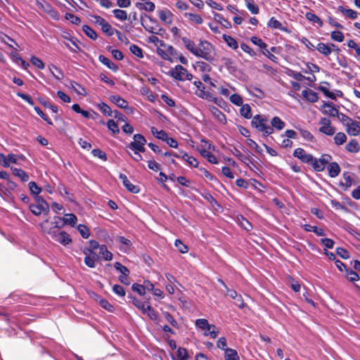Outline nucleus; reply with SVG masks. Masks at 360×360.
I'll use <instances>...</instances> for the list:
<instances>
[{
  "instance_id": "obj_1",
  "label": "nucleus",
  "mask_w": 360,
  "mask_h": 360,
  "mask_svg": "<svg viewBox=\"0 0 360 360\" xmlns=\"http://www.w3.org/2000/svg\"><path fill=\"white\" fill-rule=\"evenodd\" d=\"M195 56L202 58L209 62L214 60V48L212 45L207 41H201L197 46Z\"/></svg>"
},
{
  "instance_id": "obj_2",
  "label": "nucleus",
  "mask_w": 360,
  "mask_h": 360,
  "mask_svg": "<svg viewBox=\"0 0 360 360\" xmlns=\"http://www.w3.org/2000/svg\"><path fill=\"white\" fill-rule=\"evenodd\" d=\"M30 211L36 216H39L42 213L46 214L49 212V206L45 200L39 196H34V203H32L29 206Z\"/></svg>"
},
{
  "instance_id": "obj_3",
  "label": "nucleus",
  "mask_w": 360,
  "mask_h": 360,
  "mask_svg": "<svg viewBox=\"0 0 360 360\" xmlns=\"http://www.w3.org/2000/svg\"><path fill=\"white\" fill-rule=\"evenodd\" d=\"M266 119L264 118L259 115L253 117L251 124L252 127H255L259 131L263 133L266 136L271 134L274 132V129L270 126L266 124Z\"/></svg>"
},
{
  "instance_id": "obj_4",
  "label": "nucleus",
  "mask_w": 360,
  "mask_h": 360,
  "mask_svg": "<svg viewBox=\"0 0 360 360\" xmlns=\"http://www.w3.org/2000/svg\"><path fill=\"white\" fill-rule=\"evenodd\" d=\"M157 53L163 59L172 62L171 56H176V51L171 45L167 44L165 42L161 44L160 46L157 48Z\"/></svg>"
},
{
  "instance_id": "obj_5",
  "label": "nucleus",
  "mask_w": 360,
  "mask_h": 360,
  "mask_svg": "<svg viewBox=\"0 0 360 360\" xmlns=\"http://www.w3.org/2000/svg\"><path fill=\"white\" fill-rule=\"evenodd\" d=\"M170 75L175 79L179 81L191 80L193 75L188 72L187 70L183 66L178 65L170 71Z\"/></svg>"
},
{
  "instance_id": "obj_6",
  "label": "nucleus",
  "mask_w": 360,
  "mask_h": 360,
  "mask_svg": "<svg viewBox=\"0 0 360 360\" xmlns=\"http://www.w3.org/2000/svg\"><path fill=\"white\" fill-rule=\"evenodd\" d=\"M51 238L60 244L65 246L72 243L70 235L65 231H59L56 230L54 232H50Z\"/></svg>"
},
{
  "instance_id": "obj_7",
  "label": "nucleus",
  "mask_w": 360,
  "mask_h": 360,
  "mask_svg": "<svg viewBox=\"0 0 360 360\" xmlns=\"http://www.w3.org/2000/svg\"><path fill=\"white\" fill-rule=\"evenodd\" d=\"M319 124L321 127L319 128V131L328 136H332L335 133V129L331 125L330 120L328 118L323 117L320 120Z\"/></svg>"
},
{
  "instance_id": "obj_8",
  "label": "nucleus",
  "mask_w": 360,
  "mask_h": 360,
  "mask_svg": "<svg viewBox=\"0 0 360 360\" xmlns=\"http://www.w3.org/2000/svg\"><path fill=\"white\" fill-rule=\"evenodd\" d=\"M293 155L304 163H309L314 160V157L311 154L306 153V151L301 148H296L293 152Z\"/></svg>"
},
{
  "instance_id": "obj_9",
  "label": "nucleus",
  "mask_w": 360,
  "mask_h": 360,
  "mask_svg": "<svg viewBox=\"0 0 360 360\" xmlns=\"http://www.w3.org/2000/svg\"><path fill=\"white\" fill-rule=\"evenodd\" d=\"M321 110L325 115H328L331 117H339V112L332 103L323 102L321 106Z\"/></svg>"
},
{
  "instance_id": "obj_10",
  "label": "nucleus",
  "mask_w": 360,
  "mask_h": 360,
  "mask_svg": "<svg viewBox=\"0 0 360 360\" xmlns=\"http://www.w3.org/2000/svg\"><path fill=\"white\" fill-rule=\"evenodd\" d=\"M120 179L122 181L123 186L130 192L137 193L139 192V188L137 186L133 185L127 179V176L124 174L119 175Z\"/></svg>"
},
{
  "instance_id": "obj_11",
  "label": "nucleus",
  "mask_w": 360,
  "mask_h": 360,
  "mask_svg": "<svg viewBox=\"0 0 360 360\" xmlns=\"http://www.w3.org/2000/svg\"><path fill=\"white\" fill-rule=\"evenodd\" d=\"M77 221V218L74 214H65L63 217V223L61 224V225L56 224V227L60 229L63 227L65 224H68L74 227L76 225Z\"/></svg>"
},
{
  "instance_id": "obj_12",
  "label": "nucleus",
  "mask_w": 360,
  "mask_h": 360,
  "mask_svg": "<svg viewBox=\"0 0 360 360\" xmlns=\"http://www.w3.org/2000/svg\"><path fill=\"white\" fill-rule=\"evenodd\" d=\"M209 110L212 115L222 124L226 123V118L225 115L217 107L211 105L209 107Z\"/></svg>"
},
{
  "instance_id": "obj_13",
  "label": "nucleus",
  "mask_w": 360,
  "mask_h": 360,
  "mask_svg": "<svg viewBox=\"0 0 360 360\" xmlns=\"http://www.w3.org/2000/svg\"><path fill=\"white\" fill-rule=\"evenodd\" d=\"M134 141L129 143L127 146V148L130 150H134L136 148L139 146L145 145L146 143V140L143 136L141 134H137L134 136Z\"/></svg>"
},
{
  "instance_id": "obj_14",
  "label": "nucleus",
  "mask_w": 360,
  "mask_h": 360,
  "mask_svg": "<svg viewBox=\"0 0 360 360\" xmlns=\"http://www.w3.org/2000/svg\"><path fill=\"white\" fill-rule=\"evenodd\" d=\"M268 27L290 33V30L288 27L284 26L281 22L277 20L275 18L272 17L267 23Z\"/></svg>"
},
{
  "instance_id": "obj_15",
  "label": "nucleus",
  "mask_w": 360,
  "mask_h": 360,
  "mask_svg": "<svg viewBox=\"0 0 360 360\" xmlns=\"http://www.w3.org/2000/svg\"><path fill=\"white\" fill-rule=\"evenodd\" d=\"M110 101L115 104L117 107L122 109H129L128 108V102L118 95H112L110 96Z\"/></svg>"
},
{
  "instance_id": "obj_16",
  "label": "nucleus",
  "mask_w": 360,
  "mask_h": 360,
  "mask_svg": "<svg viewBox=\"0 0 360 360\" xmlns=\"http://www.w3.org/2000/svg\"><path fill=\"white\" fill-rule=\"evenodd\" d=\"M346 131L349 135L357 136L360 132V126L356 122L351 120L346 123Z\"/></svg>"
},
{
  "instance_id": "obj_17",
  "label": "nucleus",
  "mask_w": 360,
  "mask_h": 360,
  "mask_svg": "<svg viewBox=\"0 0 360 360\" xmlns=\"http://www.w3.org/2000/svg\"><path fill=\"white\" fill-rule=\"evenodd\" d=\"M159 18L166 25L172 23V13L168 9H164L159 11Z\"/></svg>"
},
{
  "instance_id": "obj_18",
  "label": "nucleus",
  "mask_w": 360,
  "mask_h": 360,
  "mask_svg": "<svg viewBox=\"0 0 360 360\" xmlns=\"http://www.w3.org/2000/svg\"><path fill=\"white\" fill-rule=\"evenodd\" d=\"M327 169L328 175L331 178L338 176L340 173V167L339 165L335 162H330L327 166Z\"/></svg>"
},
{
  "instance_id": "obj_19",
  "label": "nucleus",
  "mask_w": 360,
  "mask_h": 360,
  "mask_svg": "<svg viewBox=\"0 0 360 360\" xmlns=\"http://www.w3.org/2000/svg\"><path fill=\"white\" fill-rule=\"evenodd\" d=\"M302 94L303 97H304L308 101L311 103H315L319 99L317 94L311 89L303 90Z\"/></svg>"
},
{
  "instance_id": "obj_20",
  "label": "nucleus",
  "mask_w": 360,
  "mask_h": 360,
  "mask_svg": "<svg viewBox=\"0 0 360 360\" xmlns=\"http://www.w3.org/2000/svg\"><path fill=\"white\" fill-rule=\"evenodd\" d=\"M195 325L197 327L202 330H209L213 329L214 330L215 326L212 324H210L207 320L204 319H199L195 321Z\"/></svg>"
},
{
  "instance_id": "obj_21",
  "label": "nucleus",
  "mask_w": 360,
  "mask_h": 360,
  "mask_svg": "<svg viewBox=\"0 0 360 360\" xmlns=\"http://www.w3.org/2000/svg\"><path fill=\"white\" fill-rule=\"evenodd\" d=\"M345 149L349 153H356L360 150V146L356 139H352L345 146Z\"/></svg>"
},
{
  "instance_id": "obj_22",
  "label": "nucleus",
  "mask_w": 360,
  "mask_h": 360,
  "mask_svg": "<svg viewBox=\"0 0 360 360\" xmlns=\"http://www.w3.org/2000/svg\"><path fill=\"white\" fill-rule=\"evenodd\" d=\"M225 360H240V357L236 349L228 348L224 351Z\"/></svg>"
},
{
  "instance_id": "obj_23",
  "label": "nucleus",
  "mask_w": 360,
  "mask_h": 360,
  "mask_svg": "<svg viewBox=\"0 0 360 360\" xmlns=\"http://www.w3.org/2000/svg\"><path fill=\"white\" fill-rule=\"evenodd\" d=\"M98 59L101 63L106 65L109 69L112 70L113 72H116L117 70V66L107 57L101 55Z\"/></svg>"
},
{
  "instance_id": "obj_24",
  "label": "nucleus",
  "mask_w": 360,
  "mask_h": 360,
  "mask_svg": "<svg viewBox=\"0 0 360 360\" xmlns=\"http://www.w3.org/2000/svg\"><path fill=\"white\" fill-rule=\"evenodd\" d=\"M184 17L188 19L192 23H195L197 25H200L203 22L202 17L198 14L186 13H184Z\"/></svg>"
},
{
  "instance_id": "obj_25",
  "label": "nucleus",
  "mask_w": 360,
  "mask_h": 360,
  "mask_svg": "<svg viewBox=\"0 0 360 360\" xmlns=\"http://www.w3.org/2000/svg\"><path fill=\"white\" fill-rule=\"evenodd\" d=\"M222 38L226 44L233 50H236L238 48V44L237 41L232 37L224 34Z\"/></svg>"
},
{
  "instance_id": "obj_26",
  "label": "nucleus",
  "mask_w": 360,
  "mask_h": 360,
  "mask_svg": "<svg viewBox=\"0 0 360 360\" xmlns=\"http://www.w3.org/2000/svg\"><path fill=\"white\" fill-rule=\"evenodd\" d=\"M181 40L185 47L193 55H195L197 50V46L195 44V43L186 37H183Z\"/></svg>"
},
{
  "instance_id": "obj_27",
  "label": "nucleus",
  "mask_w": 360,
  "mask_h": 360,
  "mask_svg": "<svg viewBox=\"0 0 360 360\" xmlns=\"http://www.w3.org/2000/svg\"><path fill=\"white\" fill-rule=\"evenodd\" d=\"M338 8L340 12H342L343 14L347 15L350 19L354 20L357 18V12L352 9L345 8L342 6H339Z\"/></svg>"
},
{
  "instance_id": "obj_28",
  "label": "nucleus",
  "mask_w": 360,
  "mask_h": 360,
  "mask_svg": "<svg viewBox=\"0 0 360 360\" xmlns=\"http://www.w3.org/2000/svg\"><path fill=\"white\" fill-rule=\"evenodd\" d=\"M90 255H87L84 258V263L85 264L90 267V268H94L95 267V260L96 258H97V255L95 252H94L91 250H89Z\"/></svg>"
},
{
  "instance_id": "obj_29",
  "label": "nucleus",
  "mask_w": 360,
  "mask_h": 360,
  "mask_svg": "<svg viewBox=\"0 0 360 360\" xmlns=\"http://www.w3.org/2000/svg\"><path fill=\"white\" fill-rule=\"evenodd\" d=\"M129 297L131 300V302L136 307L141 310L142 313H145L146 306L148 305L146 302H142L131 296H129Z\"/></svg>"
},
{
  "instance_id": "obj_30",
  "label": "nucleus",
  "mask_w": 360,
  "mask_h": 360,
  "mask_svg": "<svg viewBox=\"0 0 360 360\" xmlns=\"http://www.w3.org/2000/svg\"><path fill=\"white\" fill-rule=\"evenodd\" d=\"M136 6L139 9H143L150 12L153 11L155 8V4L148 1L145 3H136Z\"/></svg>"
},
{
  "instance_id": "obj_31",
  "label": "nucleus",
  "mask_w": 360,
  "mask_h": 360,
  "mask_svg": "<svg viewBox=\"0 0 360 360\" xmlns=\"http://www.w3.org/2000/svg\"><path fill=\"white\" fill-rule=\"evenodd\" d=\"M304 229L307 231L314 232L317 236H325V232L323 229L318 228L316 226H312L310 224H304L303 226Z\"/></svg>"
},
{
  "instance_id": "obj_32",
  "label": "nucleus",
  "mask_w": 360,
  "mask_h": 360,
  "mask_svg": "<svg viewBox=\"0 0 360 360\" xmlns=\"http://www.w3.org/2000/svg\"><path fill=\"white\" fill-rule=\"evenodd\" d=\"M316 49L323 55L328 56L331 53V48L328 44L324 43H319L316 46Z\"/></svg>"
},
{
  "instance_id": "obj_33",
  "label": "nucleus",
  "mask_w": 360,
  "mask_h": 360,
  "mask_svg": "<svg viewBox=\"0 0 360 360\" xmlns=\"http://www.w3.org/2000/svg\"><path fill=\"white\" fill-rule=\"evenodd\" d=\"M12 171L13 174L19 177L23 182H26L29 180V176L22 169L18 168H12Z\"/></svg>"
},
{
  "instance_id": "obj_34",
  "label": "nucleus",
  "mask_w": 360,
  "mask_h": 360,
  "mask_svg": "<svg viewBox=\"0 0 360 360\" xmlns=\"http://www.w3.org/2000/svg\"><path fill=\"white\" fill-rule=\"evenodd\" d=\"M272 128H275L278 130H281L285 127V122L281 120L278 117H274L271 121Z\"/></svg>"
},
{
  "instance_id": "obj_35",
  "label": "nucleus",
  "mask_w": 360,
  "mask_h": 360,
  "mask_svg": "<svg viewBox=\"0 0 360 360\" xmlns=\"http://www.w3.org/2000/svg\"><path fill=\"white\" fill-rule=\"evenodd\" d=\"M241 108L240 109V113L241 116L246 119H250L252 117V113H251V107L248 104H242L240 105Z\"/></svg>"
},
{
  "instance_id": "obj_36",
  "label": "nucleus",
  "mask_w": 360,
  "mask_h": 360,
  "mask_svg": "<svg viewBox=\"0 0 360 360\" xmlns=\"http://www.w3.org/2000/svg\"><path fill=\"white\" fill-rule=\"evenodd\" d=\"M99 253L106 261H110L112 259V253L107 250V247L105 245H102L99 247Z\"/></svg>"
},
{
  "instance_id": "obj_37",
  "label": "nucleus",
  "mask_w": 360,
  "mask_h": 360,
  "mask_svg": "<svg viewBox=\"0 0 360 360\" xmlns=\"http://www.w3.org/2000/svg\"><path fill=\"white\" fill-rule=\"evenodd\" d=\"M201 155L210 163L212 164H217L218 161L217 158L210 153L209 151L203 149L200 151Z\"/></svg>"
},
{
  "instance_id": "obj_38",
  "label": "nucleus",
  "mask_w": 360,
  "mask_h": 360,
  "mask_svg": "<svg viewBox=\"0 0 360 360\" xmlns=\"http://www.w3.org/2000/svg\"><path fill=\"white\" fill-rule=\"evenodd\" d=\"M150 131L152 134L158 139L163 141L164 139H167V134L164 130L158 131L155 127H152L150 128Z\"/></svg>"
},
{
  "instance_id": "obj_39",
  "label": "nucleus",
  "mask_w": 360,
  "mask_h": 360,
  "mask_svg": "<svg viewBox=\"0 0 360 360\" xmlns=\"http://www.w3.org/2000/svg\"><path fill=\"white\" fill-rule=\"evenodd\" d=\"M307 19L311 22H312L313 23H316L318 24L320 27H322L323 26V22L322 20H321V18L317 16L316 14L311 13V12H308L306 13L305 15Z\"/></svg>"
},
{
  "instance_id": "obj_40",
  "label": "nucleus",
  "mask_w": 360,
  "mask_h": 360,
  "mask_svg": "<svg viewBox=\"0 0 360 360\" xmlns=\"http://www.w3.org/2000/svg\"><path fill=\"white\" fill-rule=\"evenodd\" d=\"M347 141V136L343 132H338L334 136V142L337 146H341Z\"/></svg>"
},
{
  "instance_id": "obj_41",
  "label": "nucleus",
  "mask_w": 360,
  "mask_h": 360,
  "mask_svg": "<svg viewBox=\"0 0 360 360\" xmlns=\"http://www.w3.org/2000/svg\"><path fill=\"white\" fill-rule=\"evenodd\" d=\"M144 315H147L151 320L157 321L158 318V313L151 307L150 305H147Z\"/></svg>"
},
{
  "instance_id": "obj_42",
  "label": "nucleus",
  "mask_w": 360,
  "mask_h": 360,
  "mask_svg": "<svg viewBox=\"0 0 360 360\" xmlns=\"http://www.w3.org/2000/svg\"><path fill=\"white\" fill-rule=\"evenodd\" d=\"M98 108L105 115L112 116L113 114V111L111 110L109 105L103 102L98 104Z\"/></svg>"
},
{
  "instance_id": "obj_43",
  "label": "nucleus",
  "mask_w": 360,
  "mask_h": 360,
  "mask_svg": "<svg viewBox=\"0 0 360 360\" xmlns=\"http://www.w3.org/2000/svg\"><path fill=\"white\" fill-rule=\"evenodd\" d=\"M162 316L165 318V319L173 327L178 328L179 324L177 321L175 320V319L167 311H163Z\"/></svg>"
},
{
  "instance_id": "obj_44",
  "label": "nucleus",
  "mask_w": 360,
  "mask_h": 360,
  "mask_svg": "<svg viewBox=\"0 0 360 360\" xmlns=\"http://www.w3.org/2000/svg\"><path fill=\"white\" fill-rule=\"evenodd\" d=\"M115 17L120 20L124 21L127 20V13L121 9H115L112 11Z\"/></svg>"
},
{
  "instance_id": "obj_45",
  "label": "nucleus",
  "mask_w": 360,
  "mask_h": 360,
  "mask_svg": "<svg viewBox=\"0 0 360 360\" xmlns=\"http://www.w3.org/2000/svg\"><path fill=\"white\" fill-rule=\"evenodd\" d=\"M245 3L248 9L252 14H257L259 13V7L254 3L253 0H245Z\"/></svg>"
},
{
  "instance_id": "obj_46",
  "label": "nucleus",
  "mask_w": 360,
  "mask_h": 360,
  "mask_svg": "<svg viewBox=\"0 0 360 360\" xmlns=\"http://www.w3.org/2000/svg\"><path fill=\"white\" fill-rule=\"evenodd\" d=\"M82 30L89 38L92 39H96L97 38V34L89 26L84 25L82 27Z\"/></svg>"
},
{
  "instance_id": "obj_47",
  "label": "nucleus",
  "mask_w": 360,
  "mask_h": 360,
  "mask_svg": "<svg viewBox=\"0 0 360 360\" xmlns=\"http://www.w3.org/2000/svg\"><path fill=\"white\" fill-rule=\"evenodd\" d=\"M130 51L136 56L142 58L143 57L142 49L136 44L129 46Z\"/></svg>"
},
{
  "instance_id": "obj_48",
  "label": "nucleus",
  "mask_w": 360,
  "mask_h": 360,
  "mask_svg": "<svg viewBox=\"0 0 360 360\" xmlns=\"http://www.w3.org/2000/svg\"><path fill=\"white\" fill-rule=\"evenodd\" d=\"M174 245L181 253L184 254L188 251V248L179 239L175 240Z\"/></svg>"
},
{
  "instance_id": "obj_49",
  "label": "nucleus",
  "mask_w": 360,
  "mask_h": 360,
  "mask_svg": "<svg viewBox=\"0 0 360 360\" xmlns=\"http://www.w3.org/2000/svg\"><path fill=\"white\" fill-rule=\"evenodd\" d=\"M214 19L220 22V23L226 28H230L231 27V22L226 20L221 14L215 13Z\"/></svg>"
},
{
  "instance_id": "obj_50",
  "label": "nucleus",
  "mask_w": 360,
  "mask_h": 360,
  "mask_svg": "<svg viewBox=\"0 0 360 360\" xmlns=\"http://www.w3.org/2000/svg\"><path fill=\"white\" fill-rule=\"evenodd\" d=\"M77 230L84 238H88L89 237L90 232L89 229L86 226L83 224H79L77 226Z\"/></svg>"
},
{
  "instance_id": "obj_51",
  "label": "nucleus",
  "mask_w": 360,
  "mask_h": 360,
  "mask_svg": "<svg viewBox=\"0 0 360 360\" xmlns=\"http://www.w3.org/2000/svg\"><path fill=\"white\" fill-rule=\"evenodd\" d=\"M347 278L352 282L357 281L359 280V275L352 269H346Z\"/></svg>"
},
{
  "instance_id": "obj_52",
  "label": "nucleus",
  "mask_w": 360,
  "mask_h": 360,
  "mask_svg": "<svg viewBox=\"0 0 360 360\" xmlns=\"http://www.w3.org/2000/svg\"><path fill=\"white\" fill-rule=\"evenodd\" d=\"M41 228L42 229V231L49 234V236H51V233L50 232H54L56 231V229H54L53 227H50L49 226V220L48 219H46L45 221H44L41 224Z\"/></svg>"
},
{
  "instance_id": "obj_53",
  "label": "nucleus",
  "mask_w": 360,
  "mask_h": 360,
  "mask_svg": "<svg viewBox=\"0 0 360 360\" xmlns=\"http://www.w3.org/2000/svg\"><path fill=\"white\" fill-rule=\"evenodd\" d=\"M30 62L33 65L36 66L37 68L40 70H43L45 67L43 61L37 57L32 56L30 59Z\"/></svg>"
},
{
  "instance_id": "obj_54",
  "label": "nucleus",
  "mask_w": 360,
  "mask_h": 360,
  "mask_svg": "<svg viewBox=\"0 0 360 360\" xmlns=\"http://www.w3.org/2000/svg\"><path fill=\"white\" fill-rule=\"evenodd\" d=\"M108 128L113 133V134H118L120 132V129L118 127V125L117 123L112 120H110L107 122Z\"/></svg>"
},
{
  "instance_id": "obj_55",
  "label": "nucleus",
  "mask_w": 360,
  "mask_h": 360,
  "mask_svg": "<svg viewBox=\"0 0 360 360\" xmlns=\"http://www.w3.org/2000/svg\"><path fill=\"white\" fill-rule=\"evenodd\" d=\"M230 101L238 106L243 104V98L239 94H234L230 96Z\"/></svg>"
},
{
  "instance_id": "obj_56",
  "label": "nucleus",
  "mask_w": 360,
  "mask_h": 360,
  "mask_svg": "<svg viewBox=\"0 0 360 360\" xmlns=\"http://www.w3.org/2000/svg\"><path fill=\"white\" fill-rule=\"evenodd\" d=\"M29 188L30 190V192L32 194L35 195V196L38 195L41 191V188H39L34 181H31L29 183Z\"/></svg>"
},
{
  "instance_id": "obj_57",
  "label": "nucleus",
  "mask_w": 360,
  "mask_h": 360,
  "mask_svg": "<svg viewBox=\"0 0 360 360\" xmlns=\"http://www.w3.org/2000/svg\"><path fill=\"white\" fill-rule=\"evenodd\" d=\"M312 164H313V167L314 169L317 171V172H321V171H323L324 169L326 168V166L325 165H323L320 160L319 159H314L313 160V161L311 162Z\"/></svg>"
},
{
  "instance_id": "obj_58",
  "label": "nucleus",
  "mask_w": 360,
  "mask_h": 360,
  "mask_svg": "<svg viewBox=\"0 0 360 360\" xmlns=\"http://www.w3.org/2000/svg\"><path fill=\"white\" fill-rule=\"evenodd\" d=\"M331 39L333 41L342 42L344 40V35L340 31H333L330 34Z\"/></svg>"
},
{
  "instance_id": "obj_59",
  "label": "nucleus",
  "mask_w": 360,
  "mask_h": 360,
  "mask_svg": "<svg viewBox=\"0 0 360 360\" xmlns=\"http://www.w3.org/2000/svg\"><path fill=\"white\" fill-rule=\"evenodd\" d=\"M35 112L38 115H39L44 121H46L49 124H53L52 121L51 119H49L44 112L43 111L39 108L35 106L34 108Z\"/></svg>"
},
{
  "instance_id": "obj_60",
  "label": "nucleus",
  "mask_w": 360,
  "mask_h": 360,
  "mask_svg": "<svg viewBox=\"0 0 360 360\" xmlns=\"http://www.w3.org/2000/svg\"><path fill=\"white\" fill-rule=\"evenodd\" d=\"M98 302L100 304V305L105 309L109 311H112L113 310V307L111 304H110V302L105 300V299H100L98 300Z\"/></svg>"
},
{
  "instance_id": "obj_61",
  "label": "nucleus",
  "mask_w": 360,
  "mask_h": 360,
  "mask_svg": "<svg viewBox=\"0 0 360 360\" xmlns=\"http://www.w3.org/2000/svg\"><path fill=\"white\" fill-rule=\"evenodd\" d=\"M115 268L116 270L119 271L122 275H129V269L126 266L122 265L120 262L115 263Z\"/></svg>"
},
{
  "instance_id": "obj_62",
  "label": "nucleus",
  "mask_w": 360,
  "mask_h": 360,
  "mask_svg": "<svg viewBox=\"0 0 360 360\" xmlns=\"http://www.w3.org/2000/svg\"><path fill=\"white\" fill-rule=\"evenodd\" d=\"M240 48L244 52L247 53L249 56H250L252 57H254L256 56L255 51H253L248 44H246L245 43H242L240 44Z\"/></svg>"
},
{
  "instance_id": "obj_63",
  "label": "nucleus",
  "mask_w": 360,
  "mask_h": 360,
  "mask_svg": "<svg viewBox=\"0 0 360 360\" xmlns=\"http://www.w3.org/2000/svg\"><path fill=\"white\" fill-rule=\"evenodd\" d=\"M250 41L255 45L258 46L259 48H266L267 47L266 44H265L260 38L257 37H252Z\"/></svg>"
},
{
  "instance_id": "obj_64",
  "label": "nucleus",
  "mask_w": 360,
  "mask_h": 360,
  "mask_svg": "<svg viewBox=\"0 0 360 360\" xmlns=\"http://www.w3.org/2000/svg\"><path fill=\"white\" fill-rule=\"evenodd\" d=\"M101 30L108 36H112L114 33L112 26L108 22H106L103 26L101 27Z\"/></svg>"
}]
</instances>
